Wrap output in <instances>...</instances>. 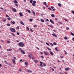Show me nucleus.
<instances>
[{"mask_svg": "<svg viewBox=\"0 0 74 74\" xmlns=\"http://www.w3.org/2000/svg\"><path fill=\"white\" fill-rule=\"evenodd\" d=\"M18 45L20 47H24V44L22 42H20L18 43Z\"/></svg>", "mask_w": 74, "mask_h": 74, "instance_id": "1", "label": "nucleus"}, {"mask_svg": "<svg viewBox=\"0 0 74 74\" xmlns=\"http://www.w3.org/2000/svg\"><path fill=\"white\" fill-rule=\"evenodd\" d=\"M10 30L12 32H13V33H15L16 32V31L15 29H14V28H10Z\"/></svg>", "mask_w": 74, "mask_h": 74, "instance_id": "2", "label": "nucleus"}, {"mask_svg": "<svg viewBox=\"0 0 74 74\" xmlns=\"http://www.w3.org/2000/svg\"><path fill=\"white\" fill-rule=\"evenodd\" d=\"M40 67H43V65H42V64H43V62H40Z\"/></svg>", "mask_w": 74, "mask_h": 74, "instance_id": "3", "label": "nucleus"}, {"mask_svg": "<svg viewBox=\"0 0 74 74\" xmlns=\"http://www.w3.org/2000/svg\"><path fill=\"white\" fill-rule=\"evenodd\" d=\"M21 52L23 54H25V51H24L23 50H21Z\"/></svg>", "mask_w": 74, "mask_h": 74, "instance_id": "4", "label": "nucleus"}, {"mask_svg": "<svg viewBox=\"0 0 74 74\" xmlns=\"http://www.w3.org/2000/svg\"><path fill=\"white\" fill-rule=\"evenodd\" d=\"M43 4L45 5L46 7H48V6H47V3L46 2H44L43 3Z\"/></svg>", "mask_w": 74, "mask_h": 74, "instance_id": "5", "label": "nucleus"}, {"mask_svg": "<svg viewBox=\"0 0 74 74\" xmlns=\"http://www.w3.org/2000/svg\"><path fill=\"white\" fill-rule=\"evenodd\" d=\"M12 10L14 12H16L17 11L16 10V9H15L13 8L12 9Z\"/></svg>", "mask_w": 74, "mask_h": 74, "instance_id": "6", "label": "nucleus"}, {"mask_svg": "<svg viewBox=\"0 0 74 74\" xmlns=\"http://www.w3.org/2000/svg\"><path fill=\"white\" fill-rule=\"evenodd\" d=\"M12 62L14 64H15V60L14 59H13L12 60Z\"/></svg>", "mask_w": 74, "mask_h": 74, "instance_id": "7", "label": "nucleus"}, {"mask_svg": "<svg viewBox=\"0 0 74 74\" xmlns=\"http://www.w3.org/2000/svg\"><path fill=\"white\" fill-rule=\"evenodd\" d=\"M50 21L52 23H53V24H54V22H53V21H52V20L51 19H50Z\"/></svg>", "mask_w": 74, "mask_h": 74, "instance_id": "8", "label": "nucleus"}, {"mask_svg": "<svg viewBox=\"0 0 74 74\" xmlns=\"http://www.w3.org/2000/svg\"><path fill=\"white\" fill-rule=\"evenodd\" d=\"M34 61L35 63H37V62H38V60H34Z\"/></svg>", "mask_w": 74, "mask_h": 74, "instance_id": "9", "label": "nucleus"}, {"mask_svg": "<svg viewBox=\"0 0 74 74\" xmlns=\"http://www.w3.org/2000/svg\"><path fill=\"white\" fill-rule=\"evenodd\" d=\"M49 52L50 54H51V55H52V56H53V53H52V51H49Z\"/></svg>", "mask_w": 74, "mask_h": 74, "instance_id": "10", "label": "nucleus"}, {"mask_svg": "<svg viewBox=\"0 0 74 74\" xmlns=\"http://www.w3.org/2000/svg\"><path fill=\"white\" fill-rule=\"evenodd\" d=\"M20 23L21 25H23V26H25V24H24V23L22 21H20Z\"/></svg>", "mask_w": 74, "mask_h": 74, "instance_id": "11", "label": "nucleus"}, {"mask_svg": "<svg viewBox=\"0 0 74 74\" xmlns=\"http://www.w3.org/2000/svg\"><path fill=\"white\" fill-rule=\"evenodd\" d=\"M19 14L20 15V16H23V14H22V13L21 12H20L19 13Z\"/></svg>", "mask_w": 74, "mask_h": 74, "instance_id": "12", "label": "nucleus"}, {"mask_svg": "<svg viewBox=\"0 0 74 74\" xmlns=\"http://www.w3.org/2000/svg\"><path fill=\"white\" fill-rule=\"evenodd\" d=\"M14 3H15V4H17L18 3V2L16 0H14Z\"/></svg>", "mask_w": 74, "mask_h": 74, "instance_id": "13", "label": "nucleus"}, {"mask_svg": "<svg viewBox=\"0 0 74 74\" xmlns=\"http://www.w3.org/2000/svg\"><path fill=\"white\" fill-rule=\"evenodd\" d=\"M52 35L53 36H54V37H57V35L55 34H52Z\"/></svg>", "mask_w": 74, "mask_h": 74, "instance_id": "14", "label": "nucleus"}, {"mask_svg": "<svg viewBox=\"0 0 74 74\" xmlns=\"http://www.w3.org/2000/svg\"><path fill=\"white\" fill-rule=\"evenodd\" d=\"M12 49H10L9 50L7 49V51H12Z\"/></svg>", "mask_w": 74, "mask_h": 74, "instance_id": "15", "label": "nucleus"}, {"mask_svg": "<svg viewBox=\"0 0 74 74\" xmlns=\"http://www.w3.org/2000/svg\"><path fill=\"white\" fill-rule=\"evenodd\" d=\"M45 54V55H48V52L46 51L45 52H44Z\"/></svg>", "mask_w": 74, "mask_h": 74, "instance_id": "16", "label": "nucleus"}, {"mask_svg": "<svg viewBox=\"0 0 74 74\" xmlns=\"http://www.w3.org/2000/svg\"><path fill=\"white\" fill-rule=\"evenodd\" d=\"M25 65H26V66H27V65H28V63H27V62H25Z\"/></svg>", "mask_w": 74, "mask_h": 74, "instance_id": "17", "label": "nucleus"}, {"mask_svg": "<svg viewBox=\"0 0 74 74\" xmlns=\"http://www.w3.org/2000/svg\"><path fill=\"white\" fill-rule=\"evenodd\" d=\"M65 70L66 71H67V70H69V68H66L65 69Z\"/></svg>", "mask_w": 74, "mask_h": 74, "instance_id": "18", "label": "nucleus"}, {"mask_svg": "<svg viewBox=\"0 0 74 74\" xmlns=\"http://www.w3.org/2000/svg\"><path fill=\"white\" fill-rule=\"evenodd\" d=\"M40 21L42 22H45L44 20L43 19H41Z\"/></svg>", "mask_w": 74, "mask_h": 74, "instance_id": "19", "label": "nucleus"}, {"mask_svg": "<svg viewBox=\"0 0 74 74\" xmlns=\"http://www.w3.org/2000/svg\"><path fill=\"white\" fill-rule=\"evenodd\" d=\"M58 6H59V7H62V5H61V4L60 3H58Z\"/></svg>", "mask_w": 74, "mask_h": 74, "instance_id": "20", "label": "nucleus"}, {"mask_svg": "<svg viewBox=\"0 0 74 74\" xmlns=\"http://www.w3.org/2000/svg\"><path fill=\"white\" fill-rule=\"evenodd\" d=\"M32 13H33V14L34 15H36V14H35V12H34V11H32Z\"/></svg>", "mask_w": 74, "mask_h": 74, "instance_id": "21", "label": "nucleus"}, {"mask_svg": "<svg viewBox=\"0 0 74 74\" xmlns=\"http://www.w3.org/2000/svg\"><path fill=\"white\" fill-rule=\"evenodd\" d=\"M36 3H37V2H36V1H33V3L36 4Z\"/></svg>", "mask_w": 74, "mask_h": 74, "instance_id": "22", "label": "nucleus"}, {"mask_svg": "<svg viewBox=\"0 0 74 74\" xmlns=\"http://www.w3.org/2000/svg\"><path fill=\"white\" fill-rule=\"evenodd\" d=\"M51 16H52V17H53V18H54V17H55V15H54L53 14H51Z\"/></svg>", "mask_w": 74, "mask_h": 74, "instance_id": "23", "label": "nucleus"}, {"mask_svg": "<svg viewBox=\"0 0 74 74\" xmlns=\"http://www.w3.org/2000/svg\"><path fill=\"white\" fill-rule=\"evenodd\" d=\"M28 57H29V58H30L31 59H32V58H31V56H30V54L28 55Z\"/></svg>", "mask_w": 74, "mask_h": 74, "instance_id": "24", "label": "nucleus"}, {"mask_svg": "<svg viewBox=\"0 0 74 74\" xmlns=\"http://www.w3.org/2000/svg\"><path fill=\"white\" fill-rule=\"evenodd\" d=\"M27 11H28V12H29V13H31V11H30V10H27Z\"/></svg>", "mask_w": 74, "mask_h": 74, "instance_id": "25", "label": "nucleus"}, {"mask_svg": "<svg viewBox=\"0 0 74 74\" xmlns=\"http://www.w3.org/2000/svg\"><path fill=\"white\" fill-rule=\"evenodd\" d=\"M47 49L48 50H49V51H51V49H50L49 48V47H47Z\"/></svg>", "mask_w": 74, "mask_h": 74, "instance_id": "26", "label": "nucleus"}, {"mask_svg": "<svg viewBox=\"0 0 74 74\" xmlns=\"http://www.w3.org/2000/svg\"><path fill=\"white\" fill-rule=\"evenodd\" d=\"M32 5H33V6H34V7H35V6H36V5H35V3H32Z\"/></svg>", "mask_w": 74, "mask_h": 74, "instance_id": "27", "label": "nucleus"}, {"mask_svg": "<svg viewBox=\"0 0 74 74\" xmlns=\"http://www.w3.org/2000/svg\"><path fill=\"white\" fill-rule=\"evenodd\" d=\"M7 25L8 26H10V23L7 24Z\"/></svg>", "mask_w": 74, "mask_h": 74, "instance_id": "28", "label": "nucleus"}, {"mask_svg": "<svg viewBox=\"0 0 74 74\" xmlns=\"http://www.w3.org/2000/svg\"><path fill=\"white\" fill-rule=\"evenodd\" d=\"M7 19L8 20H11V19L10 17H8L7 18Z\"/></svg>", "mask_w": 74, "mask_h": 74, "instance_id": "29", "label": "nucleus"}, {"mask_svg": "<svg viewBox=\"0 0 74 74\" xmlns=\"http://www.w3.org/2000/svg\"><path fill=\"white\" fill-rule=\"evenodd\" d=\"M29 21L30 22H32V21H33V19L32 18H30L29 19Z\"/></svg>", "mask_w": 74, "mask_h": 74, "instance_id": "30", "label": "nucleus"}, {"mask_svg": "<svg viewBox=\"0 0 74 74\" xmlns=\"http://www.w3.org/2000/svg\"><path fill=\"white\" fill-rule=\"evenodd\" d=\"M11 34L12 36H15V34H14L11 33Z\"/></svg>", "mask_w": 74, "mask_h": 74, "instance_id": "31", "label": "nucleus"}, {"mask_svg": "<svg viewBox=\"0 0 74 74\" xmlns=\"http://www.w3.org/2000/svg\"><path fill=\"white\" fill-rule=\"evenodd\" d=\"M55 49L56 50V51H58V49H57V47L55 48Z\"/></svg>", "mask_w": 74, "mask_h": 74, "instance_id": "32", "label": "nucleus"}, {"mask_svg": "<svg viewBox=\"0 0 74 74\" xmlns=\"http://www.w3.org/2000/svg\"><path fill=\"white\" fill-rule=\"evenodd\" d=\"M2 21L3 22H5L6 21V19H5L2 20Z\"/></svg>", "mask_w": 74, "mask_h": 74, "instance_id": "33", "label": "nucleus"}, {"mask_svg": "<svg viewBox=\"0 0 74 74\" xmlns=\"http://www.w3.org/2000/svg\"><path fill=\"white\" fill-rule=\"evenodd\" d=\"M53 44V45H57V44H56V42H54Z\"/></svg>", "mask_w": 74, "mask_h": 74, "instance_id": "34", "label": "nucleus"}, {"mask_svg": "<svg viewBox=\"0 0 74 74\" xmlns=\"http://www.w3.org/2000/svg\"><path fill=\"white\" fill-rule=\"evenodd\" d=\"M71 34L72 35V36H74V34L73 33L71 32Z\"/></svg>", "mask_w": 74, "mask_h": 74, "instance_id": "35", "label": "nucleus"}, {"mask_svg": "<svg viewBox=\"0 0 74 74\" xmlns=\"http://www.w3.org/2000/svg\"><path fill=\"white\" fill-rule=\"evenodd\" d=\"M50 45H51V46H53V44H52V43H50Z\"/></svg>", "mask_w": 74, "mask_h": 74, "instance_id": "36", "label": "nucleus"}, {"mask_svg": "<svg viewBox=\"0 0 74 74\" xmlns=\"http://www.w3.org/2000/svg\"><path fill=\"white\" fill-rule=\"evenodd\" d=\"M30 3H33V0H31L30 1Z\"/></svg>", "mask_w": 74, "mask_h": 74, "instance_id": "37", "label": "nucleus"}, {"mask_svg": "<svg viewBox=\"0 0 74 74\" xmlns=\"http://www.w3.org/2000/svg\"><path fill=\"white\" fill-rule=\"evenodd\" d=\"M43 65L44 66H46V64L45 63H44L43 64Z\"/></svg>", "mask_w": 74, "mask_h": 74, "instance_id": "38", "label": "nucleus"}, {"mask_svg": "<svg viewBox=\"0 0 74 74\" xmlns=\"http://www.w3.org/2000/svg\"><path fill=\"white\" fill-rule=\"evenodd\" d=\"M48 9L49 10H51V11H52V9H51V8H48Z\"/></svg>", "mask_w": 74, "mask_h": 74, "instance_id": "39", "label": "nucleus"}, {"mask_svg": "<svg viewBox=\"0 0 74 74\" xmlns=\"http://www.w3.org/2000/svg\"><path fill=\"white\" fill-rule=\"evenodd\" d=\"M30 30H31V32H33V30H32V29L31 28L30 29Z\"/></svg>", "mask_w": 74, "mask_h": 74, "instance_id": "40", "label": "nucleus"}, {"mask_svg": "<svg viewBox=\"0 0 74 74\" xmlns=\"http://www.w3.org/2000/svg\"><path fill=\"white\" fill-rule=\"evenodd\" d=\"M64 39V40H67V37H65Z\"/></svg>", "mask_w": 74, "mask_h": 74, "instance_id": "41", "label": "nucleus"}, {"mask_svg": "<svg viewBox=\"0 0 74 74\" xmlns=\"http://www.w3.org/2000/svg\"><path fill=\"white\" fill-rule=\"evenodd\" d=\"M60 58L61 59H63V56H60Z\"/></svg>", "mask_w": 74, "mask_h": 74, "instance_id": "42", "label": "nucleus"}, {"mask_svg": "<svg viewBox=\"0 0 74 74\" xmlns=\"http://www.w3.org/2000/svg\"><path fill=\"white\" fill-rule=\"evenodd\" d=\"M72 13H73V14H74V11L72 10L71 12Z\"/></svg>", "mask_w": 74, "mask_h": 74, "instance_id": "43", "label": "nucleus"}, {"mask_svg": "<svg viewBox=\"0 0 74 74\" xmlns=\"http://www.w3.org/2000/svg\"><path fill=\"white\" fill-rule=\"evenodd\" d=\"M15 21H13L12 22V23L13 24V25H14V24H15Z\"/></svg>", "mask_w": 74, "mask_h": 74, "instance_id": "44", "label": "nucleus"}, {"mask_svg": "<svg viewBox=\"0 0 74 74\" xmlns=\"http://www.w3.org/2000/svg\"><path fill=\"white\" fill-rule=\"evenodd\" d=\"M29 55H31V56H33V54H32V53H30V54H29Z\"/></svg>", "mask_w": 74, "mask_h": 74, "instance_id": "45", "label": "nucleus"}, {"mask_svg": "<svg viewBox=\"0 0 74 74\" xmlns=\"http://www.w3.org/2000/svg\"><path fill=\"white\" fill-rule=\"evenodd\" d=\"M15 5L16 6V7H18V5L17 4H16Z\"/></svg>", "mask_w": 74, "mask_h": 74, "instance_id": "46", "label": "nucleus"}, {"mask_svg": "<svg viewBox=\"0 0 74 74\" xmlns=\"http://www.w3.org/2000/svg\"><path fill=\"white\" fill-rule=\"evenodd\" d=\"M49 26H50V27H52V28L53 27V26H52V25H49Z\"/></svg>", "mask_w": 74, "mask_h": 74, "instance_id": "47", "label": "nucleus"}, {"mask_svg": "<svg viewBox=\"0 0 74 74\" xmlns=\"http://www.w3.org/2000/svg\"><path fill=\"white\" fill-rule=\"evenodd\" d=\"M46 44H47V45H48V46L49 45V44H48L47 42L46 43Z\"/></svg>", "mask_w": 74, "mask_h": 74, "instance_id": "48", "label": "nucleus"}, {"mask_svg": "<svg viewBox=\"0 0 74 74\" xmlns=\"http://www.w3.org/2000/svg\"><path fill=\"white\" fill-rule=\"evenodd\" d=\"M27 29L28 30H30V29H29V27H27Z\"/></svg>", "mask_w": 74, "mask_h": 74, "instance_id": "49", "label": "nucleus"}, {"mask_svg": "<svg viewBox=\"0 0 74 74\" xmlns=\"http://www.w3.org/2000/svg\"><path fill=\"white\" fill-rule=\"evenodd\" d=\"M58 23H60V24H62V23L61 22H58Z\"/></svg>", "mask_w": 74, "mask_h": 74, "instance_id": "50", "label": "nucleus"}, {"mask_svg": "<svg viewBox=\"0 0 74 74\" xmlns=\"http://www.w3.org/2000/svg\"><path fill=\"white\" fill-rule=\"evenodd\" d=\"M27 71H28V73H29V72H30V70H29V69H27Z\"/></svg>", "mask_w": 74, "mask_h": 74, "instance_id": "51", "label": "nucleus"}, {"mask_svg": "<svg viewBox=\"0 0 74 74\" xmlns=\"http://www.w3.org/2000/svg\"><path fill=\"white\" fill-rule=\"evenodd\" d=\"M52 71H55V69H52Z\"/></svg>", "mask_w": 74, "mask_h": 74, "instance_id": "52", "label": "nucleus"}, {"mask_svg": "<svg viewBox=\"0 0 74 74\" xmlns=\"http://www.w3.org/2000/svg\"><path fill=\"white\" fill-rule=\"evenodd\" d=\"M55 20H56V21H58V18H55Z\"/></svg>", "mask_w": 74, "mask_h": 74, "instance_id": "53", "label": "nucleus"}, {"mask_svg": "<svg viewBox=\"0 0 74 74\" xmlns=\"http://www.w3.org/2000/svg\"><path fill=\"white\" fill-rule=\"evenodd\" d=\"M40 54H41V55H42L43 54V53L42 52H40Z\"/></svg>", "mask_w": 74, "mask_h": 74, "instance_id": "54", "label": "nucleus"}, {"mask_svg": "<svg viewBox=\"0 0 74 74\" xmlns=\"http://www.w3.org/2000/svg\"><path fill=\"white\" fill-rule=\"evenodd\" d=\"M51 8H52V9H53V8H54V7L52 6L51 7Z\"/></svg>", "mask_w": 74, "mask_h": 74, "instance_id": "55", "label": "nucleus"}, {"mask_svg": "<svg viewBox=\"0 0 74 74\" xmlns=\"http://www.w3.org/2000/svg\"><path fill=\"white\" fill-rule=\"evenodd\" d=\"M6 17H9V16H8V15L6 14Z\"/></svg>", "mask_w": 74, "mask_h": 74, "instance_id": "56", "label": "nucleus"}, {"mask_svg": "<svg viewBox=\"0 0 74 74\" xmlns=\"http://www.w3.org/2000/svg\"><path fill=\"white\" fill-rule=\"evenodd\" d=\"M64 20L65 21H67V22H68V20H67L66 19H64Z\"/></svg>", "mask_w": 74, "mask_h": 74, "instance_id": "57", "label": "nucleus"}, {"mask_svg": "<svg viewBox=\"0 0 74 74\" xmlns=\"http://www.w3.org/2000/svg\"><path fill=\"white\" fill-rule=\"evenodd\" d=\"M34 26L35 27H37V26H36V25H34Z\"/></svg>", "mask_w": 74, "mask_h": 74, "instance_id": "58", "label": "nucleus"}, {"mask_svg": "<svg viewBox=\"0 0 74 74\" xmlns=\"http://www.w3.org/2000/svg\"><path fill=\"white\" fill-rule=\"evenodd\" d=\"M17 35H19V32H17Z\"/></svg>", "mask_w": 74, "mask_h": 74, "instance_id": "59", "label": "nucleus"}, {"mask_svg": "<svg viewBox=\"0 0 74 74\" xmlns=\"http://www.w3.org/2000/svg\"><path fill=\"white\" fill-rule=\"evenodd\" d=\"M46 21H47V22H49V20H48V19H46Z\"/></svg>", "mask_w": 74, "mask_h": 74, "instance_id": "60", "label": "nucleus"}, {"mask_svg": "<svg viewBox=\"0 0 74 74\" xmlns=\"http://www.w3.org/2000/svg\"><path fill=\"white\" fill-rule=\"evenodd\" d=\"M7 42H8V44H10V41H8Z\"/></svg>", "mask_w": 74, "mask_h": 74, "instance_id": "61", "label": "nucleus"}, {"mask_svg": "<svg viewBox=\"0 0 74 74\" xmlns=\"http://www.w3.org/2000/svg\"><path fill=\"white\" fill-rule=\"evenodd\" d=\"M17 28L18 29H19V27L18 26L17 27Z\"/></svg>", "mask_w": 74, "mask_h": 74, "instance_id": "62", "label": "nucleus"}, {"mask_svg": "<svg viewBox=\"0 0 74 74\" xmlns=\"http://www.w3.org/2000/svg\"><path fill=\"white\" fill-rule=\"evenodd\" d=\"M14 59H16V57H14Z\"/></svg>", "mask_w": 74, "mask_h": 74, "instance_id": "63", "label": "nucleus"}, {"mask_svg": "<svg viewBox=\"0 0 74 74\" xmlns=\"http://www.w3.org/2000/svg\"><path fill=\"white\" fill-rule=\"evenodd\" d=\"M72 40L73 41H74V38H72Z\"/></svg>", "mask_w": 74, "mask_h": 74, "instance_id": "64", "label": "nucleus"}]
</instances>
